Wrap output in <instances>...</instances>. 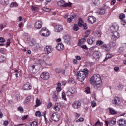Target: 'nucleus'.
<instances>
[{
	"instance_id": "69168bd1",
	"label": "nucleus",
	"mask_w": 126,
	"mask_h": 126,
	"mask_svg": "<svg viewBox=\"0 0 126 126\" xmlns=\"http://www.w3.org/2000/svg\"><path fill=\"white\" fill-rule=\"evenodd\" d=\"M0 43H4V42H5V39H4V38H3V37H0Z\"/></svg>"
},
{
	"instance_id": "2f4dec72",
	"label": "nucleus",
	"mask_w": 126,
	"mask_h": 126,
	"mask_svg": "<svg viewBox=\"0 0 126 126\" xmlns=\"http://www.w3.org/2000/svg\"><path fill=\"white\" fill-rule=\"evenodd\" d=\"M42 103V102H41V100L39 99V98H37L36 100V107H38V106H40V105H41V104Z\"/></svg>"
},
{
	"instance_id": "f8f14e48",
	"label": "nucleus",
	"mask_w": 126,
	"mask_h": 126,
	"mask_svg": "<svg viewBox=\"0 0 126 126\" xmlns=\"http://www.w3.org/2000/svg\"><path fill=\"white\" fill-rule=\"evenodd\" d=\"M32 89V86H31V84L29 82H27L26 84H25L23 86V89L24 90H31Z\"/></svg>"
},
{
	"instance_id": "052dcab7",
	"label": "nucleus",
	"mask_w": 126,
	"mask_h": 126,
	"mask_svg": "<svg viewBox=\"0 0 126 126\" xmlns=\"http://www.w3.org/2000/svg\"><path fill=\"white\" fill-rule=\"evenodd\" d=\"M91 31L90 30H88L86 32V34H87V35H85V37L87 38L88 37V35L90 34Z\"/></svg>"
},
{
	"instance_id": "a18cd8bd",
	"label": "nucleus",
	"mask_w": 126,
	"mask_h": 126,
	"mask_svg": "<svg viewBox=\"0 0 126 126\" xmlns=\"http://www.w3.org/2000/svg\"><path fill=\"white\" fill-rule=\"evenodd\" d=\"M75 91L76 90L74 88H71L69 90V92H70L71 94H74V93H75Z\"/></svg>"
},
{
	"instance_id": "6e6d98bb",
	"label": "nucleus",
	"mask_w": 126,
	"mask_h": 126,
	"mask_svg": "<svg viewBox=\"0 0 126 126\" xmlns=\"http://www.w3.org/2000/svg\"><path fill=\"white\" fill-rule=\"evenodd\" d=\"M85 92L87 94H89V93H90V88H87L85 91Z\"/></svg>"
},
{
	"instance_id": "9b49d317",
	"label": "nucleus",
	"mask_w": 126,
	"mask_h": 126,
	"mask_svg": "<svg viewBox=\"0 0 126 126\" xmlns=\"http://www.w3.org/2000/svg\"><path fill=\"white\" fill-rule=\"evenodd\" d=\"M29 70L31 73H37V69H36L35 65L29 66Z\"/></svg>"
},
{
	"instance_id": "37998d69",
	"label": "nucleus",
	"mask_w": 126,
	"mask_h": 126,
	"mask_svg": "<svg viewBox=\"0 0 126 126\" xmlns=\"http://www.w3.org/2000/svg\"><path fill=\"white\" fill-rule=\"evenodd\" d=\"M68 83L69 84H73L74 83V79L72 78H70L69 79Z\"/></svg>"
},
{
	"instance_id": "5fc2aeb1",
	"label": "nucleus",
	"mask_w": 126,
	"mask_h": 126,
	"mask_svg": "<svg viewBox=\"0 0 126 126\" xmlns=\"http://www.w3.org/2000/svg\"><path fill=\"white\" fill-rule=\"evenodd\" d=\"M96 105L97 104L95 101H92L91 105L93 107V108H94V107H96Z\"/></svg>"
},
{
	"instance_id": "864d4df0",
	"label": "nucleus",
	"mask_w": 126,
	"mask_h": 126,
	"mask_svg": "<svg viewBox=\"0 0 126 126\" xmlns=\"http://www.w3.org/2000/svg\"><path fill=\"white\" fill-rule=\"evenodd\" d=\"M36 117H41V112L39 111H36L35 112Z\"/></svg>"
},
{
	"instance_id": "b1692460",
	"label": "nucleus",
	"mask_w": 126,
	"mask_h": 126,
	"mask_svg": "<svg viewBox=\"0 0 126 126\" xmlns=\"http://www.w3.org/2000/svg\"><path fill=\"white\" fill-rule=\"evenodd\" d=\"M109 112L111 115H117L118 114V112L112 108H109Z\"/></svg>"
},
{
	"instance_id": "58836bf2",
	"label": "nucleus",
	"mask_w": 126,
	"mask_h": 126,
	"mask_svg": "<svg viewBox=\"0 0 126 126\" xmlns=\"http://www.w3.org/2000/svg\"><path fill=\"white\" fill-rule=\"evenodd\" d=\"M118 90H123L124 89V85L122 84H119L118 85Z\"/></svg>"
},
{
	"instance_id": "4d7b16f0",
	"label": "nucleus",
	"mask_w": 126,
	"mask_h": 126,
	"mask_svg": "<svg viewBox=\"0 0 126 126\" xmlns=\"http://www.w3.org/2000/svg\"><path fill=\"white\" fill-rule=\"evenodd\" d=\"M125 17H126V15H125V14H121L119 15L120 19H123V18H125Z\"/></svg>"
},
{
	"instance_id": "412c9836",
	"label": "nucleus",
	"mask_w": 126,
	"mask_h": 126,
	"mask_svg": "<svg viewBox=\"0 0 126 126\" xmlns=\"http://www.w3.org/2000/svg\"><path fill=\"white\" fill-rule=\"evenodd\" d=\"M87 42L89 45H92L95 42V38L93 37H90L88 39Z\"/></svg>"
},
{
	"instance_id": "f257e3e1",
	"label": "nucleus",
	"mask_w": 126,
	"mask_h": 126,
	"mask_svg": "<svg viewBox=\"0 0 126 126\" xmlns=\"http://www.w3.org/2000/svg\"><path fill=\"white\" fill-rule=\"evenodd\" d=\"M90 83L91 84H94V87H97V85H99L102 83V80L101 76L98 74H94L90 79Z\"/></svg>"
},
{
	"instance_id": "423d86ee",
	"label": "nucleus",
	"mask_w": 126,
	"mask_h": 126,
	"mask_svg": "<svg viewBox=\"0 0 126 126\" xmlns=\"http://www.w3.org/2000/svg\"><path fill=\"white\" fill-rule=\"evenodd\" d=\"M120 38V33L118 32H114L111 33V39L113 41H116L117 39Z\"/></svg>"
},
{
	"instance_id": "7c9ffc66",
	"label": "nucleus",
	"mask_w": 126,
	"mask_h": 126,
	"mask_svg": "<svg viewBox=\"0 0 126 126\" xmlns=\"http://www.w3.org/2000/svg\"><path fill=\"white\" fill-rule=\"evenodd\" d=\"M116 122H117V120L114 118L112 120L110 121L109 125L110 126H114V125H116Z\"/></svg>"
},
{
	"instance_id": "13d9d810",
	"label": "nucleus",
	"mask_w": 126,
	"mask_h": 126,
	"mask_svg": "<svg viewBox=\"0 0 126 126\" xmlns=\"http://www.w3.org/2000/svg\"><path fill=\"white\" fill-rule=\"evenodd\" d=\"M84 121V118H80L78 120H76V123H78L79 122H83Z\"/></svg>"
},
{
	"instance_id": "aec40b11",
	"label": "nucleus",
	"mask_w": 126,
	"mask_h": 126,
	"mask_svg": "<svg viewBox=\"0 0 126 126\" xmlns=\"http://www.w3.org/2000/svg\"><path fill=\"white\" fill-rule=\"evenodd\" d=\"M88 21L90 23H94L96 21V18L93 16H89L88 18Z\"/></svg>"
},
{
	"instance_id": "680f3d73",
	"label": "nucleus",
	"mask_w": 126,
	"mask_h": 126,
	"mask_svg": "<svg viewBox=\"0 0 126 126\" xmlns=\"http://www.w3.org/2000/svg\"><path fill=\"white\" fill-rule=\"evenodd\" d=\"M121 23L122 25H123L124 26H125V25H126V20H122Z\"/></svg>"
},
{
	"instance_id": "4c0bfd02",
	"label": "nucleus",
	"mask_w": 126,
	"mask_h": 126,
	"mask_svg": "<svg viewBox=\"0 0 126 126\" xmlns=\"http://www.w3.org/2000/svg\"><path fill=\"white\" fill-rule=\"evenodd\" d=\"M125 49H126V44H124L122 47H121L120 48H119V50H120V52H123L124 50H125Z\"/></svg>"
},
{
	"instance_id": "bf43d9fd",
	"label": "nucleus",
	"mask_w": 126,
	"mask_h": 126,
	"mask_svg": "<svg viewBox=\"0 0 126 126\" xmlns=\"http://www.w3.org/2000/svg\"><path fill=\"white\" fill-rule=\"evenodd\" d=\"M62 99L63 100H66V97H65V94L64 92L62 93Z\"/></svg>"
},
{
	"instance_id": "e2e57ef3",
	"label": "nucleus",
	"mask_w": 126,
	"mask_h": 126,
	"mask_svg": "<svg viewBox=\"0 0 126 126\" xmlns=\"http://www.w3.org/2000/svg\"><path fill=\"white\" fill-rule=\"evenodd\" d=\"M18 111H20L21 113H23V108L22 107L20 106L18 108Z\"/></svg>"
},
{
	"instance_id": "c756f323",
	"label": "nucleus",
	"mask_w": 126,
	"mask_h": 126,
	"mask_svg": "<svg viewBox=\"0 0 126 126\" xmlns=\"http://www.w3.org/2000/svg\"><path fill=\"white\" fill-rule=\"evenodd\" d=\"M15 98L18 101H20V100H22V96L19 94H17L16 95Z\"/></svg>"
},
{
	"instance_id": "ea45409f",
	"label": "nucleus",
	"mask_w": 126,
	"mask_h": 126,
	"mask_svg": "<svg viewBox=\"0 0 126 126\" xmlns=\"http://www.w3.org/2000/svg\"><path fill=\"white\" fill-rule=\"evenodd\" d=\"M103 43L104 42L102 41V40H97L96 41V45H97V46H101L103 45Z\"/></svg>"
},
{
	"instance_id": "5701e85b",
	"label": "nucleus",
	"mask_w": 126,
	"mask_h": 126,
	"mask_svg": "<svg viewBox=\"0 0 126 126\" xmlns=\"http://www.w3.org/2000/svg\"><path fill=\"white\" fill-rule=\"evenodd\" d=\"M92 4L93 5L98 6L100 4V0H92Z\"/></svg>"
},
{
	"instance_id": "dca6fc26",
	"label": "nucleus",
	"mask_w": 126,
	"mask_h": 126,
	"mask_svg": "<svg viewBox=\"0 0 126 126\" xmlns=\"http://www.w3.org/2000/svg\"><path fill=\"white\" fill-rule=\"evenodd\" d=\"M100 55H101V53L99 52L95 51L94 52L93 57L96 61H98L100 59Z\"/></svg>"
},
{
	"instance_id": "393cba45",
	"label": "nucleus",
	"mask_w": 126,
	"mask_h": 126,
	"mask_svg": "<svg viewBox=\"0 0 126 126\" xmlns=\"http://www.w3.org/2000/svg\"><path fill=\"white\" fill-rule=\"evenodd\" d=\"M0 3L2 5H7L8 0H0Z\"/></svg>"
},
{
	"instance_id": "de8ad7c7",
	"label": "nucleus",
	"mask_w": 126,
	"mask_h": 126,
	"mask_svg": "<svg viewBox=\"0 0 126 126\" xmlns=\"http://www.w3.org/2000/svg\"><path fill=\"white\" fill-rule=\"evenodd\" d=\"M42 9L45 12H49V11H51V9L47 7H43Z\"/></svg>"
},
{
	"instance_id": "774afa93",
	"label": "nucleus",
	"mask_w": 126,
	"mask_h": 126,
	"mask_svg": "<svg viewBox=\"0 0 126 126\" xmlns=\"http://www.w3.org/2000/svg\"><path fill=\"white\" fill-rule=\"evenodd\" d=\"M111 46L112 47H115L116 46V42L112 41L110 44Z\"/></svg>"
},
{
	"instance_id": "c03bdc74",
	"label": "nucleus",
	"mask_w": 126,
	"mask_h": 126,
	"mask_svg": "<svg viewBox=\"0 0 126 126\" xmlns=\"http://www.w3.org/2000/svg\"><path fill=\"white\" fill-rule=\"evenodd\" d=\"M15 76L17 77H18V75H20L21 73V71H18L17 70H15Z\"/></svg>"
},
{
	"instance_id": "603ef678",
	"label": "nucleus",
	"mask_w": 126,
	"mask_h": 126,
	"mask_svg": "<svg viewBox=\"0 0 126 126\" xmlns=\"http://www.w3.org/2000/svg\"><path fill=\"white\" fill-rule=\"evenodd\" d=\"M94 33L95 34V35H97V37L101 36V32L99 31H95Z\"/></svg>"
},
{
	"instance_id": "72a5a7b5",
	"label": "nucleus",
	"mask_w": 126,
	"mask_h": 126,
	"mask_svg": "<svg viewBox=\"0 0 126 126\" xmlns=\"http://www.w3.org/2000/svg\"><path fill=\"white\" fill-rule=\"evenodd\" d=\"M84 23L83 21H82V19L80 18L78 22V25L80 27H82V26L83 25Z\"/></svg>"
},
{
	"instance_id": "473e14b6",
	"label": "nucleus",
	"mask_w": 126,
	"mask_h": 126,
	"mask_svg": "<svg viewBox=\"0 0 126 126\" xmlns=\"http://www.w3.org/2000/svg\"><path fill=\"white\" fill-rule=\"evenodd\" d=\"M6 60V58L2 55L0 56V63H3L4 61Z\"/></svg>"
},
{
	"instance_id": "6ab92c4d",
	"label": "nucleus",
	"mask_w": 126,
	"mask_h": 126,
	"mask_svg": "<svg viewBox=\"0 0 126 126\" xmlns=\"http://www.w3.org/2000/svg\"><path fill=\"white\" fill-rule=\"evenodd\" d=\"M71 39V37L69 35H65L64 36V42L66 44H68L69 42H70V40Z\"/></svg>"
},
{
	"instance_id": "e433bc0d",
	"label": "nucleus",
	"mask_w": 126,
	"mask_h": 126,
	"mask_svg": "<svg viewBox=\"0 0 126 126\" xmlns=\"http://www.w3.org/2000/svg\"><path fill=\"white\" fill-rule=\"evenodd\" d=\"M29 44L32 46H34V45L36 44V40L34 39L32 40L31 41L29 42Z\"/></svg>"
},
{
	"instance_id": "7ed1b4c3",
	"label": "nucleus",
	"mask_w": 126,
	"mask_h": 126,
	"mask_svg": "<svg viewBox=\"0 0 126 126\" xmlns=\"http://www.w3.org/2000/svg\"><path fill=\"white\" fill-rule=\"evenodd\" d=\"M57 4L59 6H62V7H71V6H72V3L69 1L66 2L63 0H61L58 1Z\"/></svg>"
},
{
	"instance_id": "f03ea898",
	"label": "nucleus",
	"mask_w": 126,
	"mask_h": 126,
	"mask_svg": "<svg viewBox=\"0 0 126 126\" xmlns=\"http://www.w3.org/2000/svg\"><path fill=\"white\" fill-rule=\"evenodd\" d=\"M89 71L87 69H84L83 71L78 72V80L82 82L88 76Z\"/></svg>"
},
{
	"instance_id": "c85d7f7f",
	"label": "nucleus",
	"mask_w": 126,
	"mask_h": 126,
	"mask_svg": "<svg viewBox=\"0 0 126 126\" xmlns=\"http://www.w3.org/2000/svg\"><path fill=\"white\" fill-rule=\"evenodd\" d=\"M112 29H113L114 31H118V30H119V26L117 25L116 24H114L112 27Z\"/></svg>"
},
{
	"instance_id": "4be33fe9",
	"label": "nucleus",
	"mask_w": 126,
	"mask_h": 126,
	"mask_svg": "<svg viewBox=\"0 0 126 126\" xmlns=\"http://www.w3.org/2000/svg\"><path fill=\"white\" fill-rule=\"evenodd\" d=\"M53 100L54 102L59 101V94H55L53 95Z\"/></svg>"
},
{
	"instance_id": "0eeeda50",
	"label": "nucleus",
	"mask_w": 126,
	"mask_h": 126,
	"mask_svg": "<svg viewBox=\"0 0 126 126\" xmlns=\"http://www.w3.org/2000/svg\"><path fill=\"white\" fill-rule=\"evenodd\" d=\"M61 117V115L60 114L58 113H54L52 115V120L54 121V122H58L60 120V118Z\"/></svg>"
},
{
	"instance_id": "0e129e2a",
	"label": "nucleus",
	"mask_w": 126,
	"mask_h": 126,
	"mask_svg": "<svg viewBox=\"0 0 126 126\" xmlns=\"http://www.w3.org/2000/svg\"><path fill=\"white\" fill-rule=\"evenodd\" d=\"M75 58L77 61H81L82 60L81 57H80V56H75Z\"/></svg>"
},
{
	"instance_id": "c9c22d12",
	"label": "nucleus",
	"mask_w": 126,
	"mask_h": 126,
	"mask_svg": "<svg viewBox=\"0 0 126 126\" xmlns=\"http://www.w3.org/2000/svg\"><path fill=\"white\" fill-rule=\"evenodd\" d=\"M30 126H38V122L33 121L30 123Z\"/></svg>"
},
{
	"instance_id": "3c124183",
	"label": "nucleus",
	"mask_w": 126,
	"mask_h": 126,
	"mask_svg": "<svg viewBox=\"0 0 126 126\" xmlns=\"http://www.w3.org/2000/svg\"><path fill=\"white\" fill-rule=\"evenodd\" d=\"M74 31H77L78 30V26L77 24H75L73 27Z\"/></svg>"
},
{
	"instance_id": "bb28decb",
	"label": "nucleus",
	"mask_w": 126,
	"mask_h": 126,
	"mask_svg": "<svg viewBox=\"0 0 126 126\" xmlns=\"http://www.w3.org/2000/svg\"><path fill=\"white\" fill-rule=\"evenodd\" d=\"M32 12L35 13L38 12V11H39V8L32 6Z\"/></svg>"
},
{
	"instance_id": "a211bd4d",
	"label": "nucleus",
	"mask_w": 126,
	"mask_h": 126,
	"mask_svg": "<svg viewBox=\"0 0 126 126\" xmlns=\"http://www.w3.org/2000/svg\"><path fill=\"white\" fill-rule=\"evenodd\" d=\"M56 49L58 51H63L64 49V46H63V43H59L56 46Z\"/></svg>"
},
{
	"instance_id": "f3484780",
	"label": "nucleus",
	"mask_w": 126,
	"mask_h": 126,
	"mask_svg": "<svg viewBox=\"0 0 126 126\" xmlns=\"http://www.w3.org/2000/svg\"><path fill=\"white\" fill-rule=\"evenodd\" d=\"M117 124L120 126H126V120L121 119L117 122Z\"/></svg>"
},
{
	"instance_id": "a19ab883",
	"label": "nucleus",
	"mask_w": 126,
	"mask_h": 126,
	"mask_svg": "<svg viewBox=\"0 0 126 126\" xmlns=\"http://www.w3.org/2000/svg\"><path fill=\"white\" fill-rule=\"evenodd\" d=\"M16 6H18V4H17V2H12L10 4V7H16Z\"/></svg>"
},
{
	"instance_id": "4468645a",
	"label": "nucleus",
	"mask_w": 126,
	"mask_h": 126,
	"mask_svg": "<svg viewBox=\"0 0 126 126\" xmlns=\"http://www.w3.org/2000/svg\"><path fill=\"white\" fill-rule=\"evenodd\" d=\"M42 24H43L42 21H37L34 24V27L36 29H41V28H42Z\"/></svg>"
},
{
	"instance_id": "2eb2a0df",
	"label": "nucleus",
	"mask_w": 126,
	"mask_h": 126,
	"mask_svg": "<svg viewBox=\"0 0 126 126\" xmlns=\"http://www.w3.org/2000/svg\"><path fill=\"white\" fill-rule=\"evenodd\" d=\"M55 72H56V73H62L63 75H64V74H65V72L64 69L61 67L56 68L55 69Z\"/></svg>"
},
{
	"instance_id": "f704fd0d",
	"label": "nucleus",
	"mask_w": 126,
	"mask_h": 126,
	"mask_svg": "<svg viewBox=\"0 0 126 126\" xmlns=\"http://www.w3.org/2000/svg\"><path fill=\"white\" fill-rule=\"evenodd\" d=\"M82 42H86V39L85 38H84L82 39L81 40H80L79 41V43H78L79 46H80V45H81V44H82Z\"/></svg>"
},
{
	"instance_id": "9d476101",
	"label": "nucleus",
	"mask_w": 126,
	"mask_h": 126,
	"mask_svg": "<svg viewBox=\"0 0 126 126\" xmlns=\"http://www.w3.org/2000/svg\"><path fill=\"white\" fill-rule=\"evenodd\" d=\"M81 106V103L79 100H76L72 103V107L74 109H79Z\"/></svg>"
},
{
	"instance_id": "8fccbe9b",
	"label": "nucleus",
	"mask_w": 126,
	"mask_h": 126,
	"mask_svg": "<svg viewBox=\"0 0 126 126\" xmlns=\"http://www.w3.org/2000/svg\"><path fill=\"white\" fill-rule=\"evenodd\" d=\"M54 110L55 111H57V112L60 111V107L59 106L57 105V104H55V107L54 108Z\"/></svg>"
},
{
	"instance_id": "49530a36",
	"label": "nucleus",
	"mask_w": 126,
	"mask_h": 126,
	"mask_svg": "<svg viewBox=\"0 0 126 126\" xmlns=\"http://www.w3.org/2000/svg\"><path fill=\"white\" fill-rule=\"evenodd\" d=\"M73 18H74V16H71L70 17V18H68L67 19V22H68L69 23H70V22H71V21H72V19H73Z\"/></svg>"
},
{
	"instance_id": "338daca9",
	"label": "nucleus",
	"mask_w": 126,
	"mask_h": 126,
	"mask_svg": "<svg viewBox=\"0 0 126 126\" xmlns=\"http://www.w3.org/2000/svg\"><path fill=\"white\" fill-rule=\"evenodd\" d=\"M9 45H10V38L8 39L6 46L8 47V46H9Z\"/></svg>"
},
{
	"instance_id": "39448f33",
	"label": "nucleus",
	"mask_w": 126,
	"mask_h": 126,
	"mask_svg": "<svg viewBox=\"0 0 126 126\" xmlns=\"http://www.w3.org/2000/svg\"><path fill=\"white\" fill-rule=\"evenodd\" d=\"M121 98L118 96H115L113 100H112V104L114 105V107L121 106Z\"/></svg>"
},
{
	"instance_id": "cd10ccee",
	"label": "nucleus",
	"mask_w": 126,
	"mask_h": 126,
	"mask_svg": "<svg viewBox=\"0 0 126 126\" xmlns=\"http://www.w3.org/2000/svg\"><path fill=\"white\" fill-rule=\"evenodd\" d=\"M98 12L101 15H103V14H105V13H106V11L103 8H100Z\"/></svg>"
},
{
	"instance_id": "79ce46f5",
	"label": "nucleus",
	"mask_w": 126,
	"mask_h": 126,
	"mask_svg": "<svg viewBox=\"0 0 126 126\" xmlns=\"http://www.w3.org/2000/svg\"><path fill=\"white\" fill-rule=\"evenodd\" d=\"M37 63L40 64V65H43V64L45 63V61L42 60H39L37 61Z\"/></svg>"
},
{
	"instance_id": "09e8293b",
	"label": "nucleus",
	"mask_w": 126,
	"mask_h": 126,
	"mask_svg": "<svg viewBox=\"0 0 126 126\" xmlns=\"http://www.w3.org/2000/svg\"><path fill=\"white\" fill-rule=\"evenodd\" d=\"M31 100V96H29L26 97V103H29Z\"/></svg>"
},
{
	"instance_id": "a878e982",
	"label": "nucleus",
	"mask_w": 126,
	"mask_h": 126,
	"mask_svg": "<svg viewBox=\"0 0 126 126\" xmlns=\"http://www.w3.org/2000/svg\"><path fill=\"white\" fill-rule=\"evenodd\" d=\"M101 48L104 49V50H105L107 51H110V48H109V45H108V44H103L101 46Z\"/></svg>"
},
{
	"instance_id": "1a4fd4ad",
	"label": "nucleus",
	"mask_w": 126,
	"mask_h": 126,
	"mask_svg": "<svg viewBox=\"0 0 126 126\" xmlns=\"http://www.w3.org/2000/svg\"><path fill=\"white\" fill-rule=\"evenodd\" d=\"M44 52L46 55H49L53 52V48L51 46H47L44 48Z\"/></svg>"
},
{
	"instance_id": "20e7f679",
	"label": "nucleus",
	"mask_w": 126,
	"mask_h": 126,
	"mask_svg": "<svg viewBox=\"0 0 126 126\" xmlns=\"http://www.w3.org/2000/svg\"><path fill=\"white\" fill-rule=\"evenodd\" d=\"M40 35L43 36V37H48L51 35V32L48 30L47 28H42L41 31L40 32Z\"/></svg>"
},
{
	"instance_id": "6e6552de",
	"label": "nucleus",
	"mask_w": 126,
	"mask_h": 126,
	"mask_svg": "<svg viewBox=\"0 0 126 126\" xmlns=\"http://www.w3.org/2000/svg\"><path fill=\"white\" fill-rule=\"evenodd\" d=\"M40 77L44 80H47L50 78V74L48 72H43L40 75Z\"/></svg>"
},
{
	"instance_id": "ddd939ff",
	"label": "nucleus",
	"mask_w": 126,
	"mask_h": 126,
	"mask_svg": "<svg viewBox=\"0 0 126 126\" xmlns=\"http://www.w3.org/2000/svg\"><path fill=\"white\" fill-rule=\"evenodd\" d=\"M63 27L61 25H57L55 27V32H59L61 31H63Z\"/></svg>"
}]
</instances>
